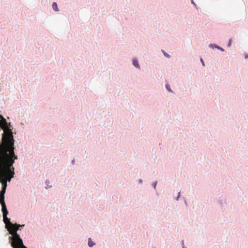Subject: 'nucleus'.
I'll return each instance as SVG.
<instances>
[{
    "label": "nucleus",
    "mask_w": 248,
    "mask_h": 248,
    "mask_svg": "<svg viewBox=\"0 0 248 248\" xmlns=\"http://www.w3.org/2000/svg\"><path fill=\"white\" fill-rule=\"evenodd\" d=\"M0 203H1V206H2V210L7 209L6 206V204H5V203L4 202V196H3L2 198V197H0Z\"/></svg>",
    "instance_id": "6"
},
{
    "label": "nucleus",
    "mask_w": 248,
    "mask_h": 248,
    "mask_svg": "<svg viewBox=\"0 0 248 248\" xmlns=\"http://www.w3.org/2000/svg\"><path fill=\"white\" fill-rule=\"evenodd\" d=\"M2 184L3 186H5V185L7 186V180L5 179H4L2 180Z\"/></svg>",
    "instance_id": "12"
},
{
    "label": "nucleus",
    "mask_w": 248,
    "mask_h": 248,
    "mask_svg": "<svg viewBox=\"0 0 248 248\" xmlns=\"http://www.w3.org/2000/svg\"><path fill=\"white\" fill-rule=\"evenodd\" d=\"M0 117L2 119V122L1 124H3L4 126H7V122L5 119H4L2 116H0Z\"/></svg>",
    "instance_id": "11"
},
{
    "label": "nucleus",
    "mask_w": 248,
    "mask_h": 248,
    "mask_svg": "<svg viewBox=\"0 0 248 248\" xmlns=\"http://www.w3.org/2000/svg\"><path fill=\"white\" fill-rule=\"evenodd\" d=\"M52 8L55 11H58L59 9L58 8L57 4L56 2H53L52 3Z\"/></svg>",
    "instance_id": "9"
},
{
    "label": "nucleus",
    "mask_w": 248,
    "mask_h": 248,
    "mask_svg": "<svg viewBox=\"0 0 248 248\" xmlns=\"http://www.w3.org/2000/svg\"><path fill=\"white\" fill-rule=\"evenodd\" d=\"M162 51H163V54H164V55L166 57H167L168 58H170V55H168L167 53H166L163 50Z\"/></svg>",
    "instance_id": "14"
},
{
    "label": "nucleus",
    "mask_w": 248,
    "mask_h": 248,
    "mask_svg": "<svg viewBox=\"0 0 248 248\" xmlns=\"http://www.w3.org/2000/svg\"><path fill=\"white\" fill-rule=\"evenodd\" d=\"M94 245H95V244L93 242L92 239L91 238H89V240H88V245H89V246L90 247H93Z\"/></svg>",
    "instance_id": "10"
},
{
    "label": "nucleus",
    "mask_w": 248,
    "mask_h": 248,
    "mask_svg": "<svg viewBox=\"0 0 248 248\" xmlns=\"http://www.w3.org/2000/svg\"><path fill=\"white\" fill-rule=\"evenodd\" d=\"M248 58V56H246V58Z\"/></svg>",
    "instance_id": "19"
},
{
    "label": "nucleus",
    "mask_w": 248,
    "mask_h": 248,
    "mask_svg": "<svg viewBox=\"0 0 248 248\" xmlns=\"http://www.w3.org/2000/svg\"><path fill=\"white\" fill-rule=\"evenodd\" d=\"M10 162H8L4 157L0 155V168L1 173H11L14 172V168H11Z\"/></svg>",
    "instance_id": "3"
},
{
    "label": "nucleus",
    "mask_w": 248,
    "mask_h": 248,
    "mask_svg": "<svg viewBox=\"0 0 248 248\" xmlns=\"http://www.w3.org/2000/svg\"><path fill=\"white\" fill-rule=\"evenodd\" d=\"M2 211L3 213V221L7 226H9L12 223L10 222V219L7 217L8 214L7 209L2 210Z\"/></svg>",
    "instance_id": "4"
},
{
    "label": "nucleus",
    "mask_w": 248,
    "mask_h": 248,
    "mask_svg": "<svg viewBox=\"0 0 248 248\" xmlns=\"http://www.w3.org/2000/svg\"><path fill=\"white\" fill-rule=\"evenodd\" d=\"M231 41H232L231 39H230V40H229V46H231Z\"/></svg>",
    "instance_id": "16"
},
{
    "label": "nucleus",
    "mask_w": 248,
    "mask_h": 248,
    "mask_svg": "<svg viewBox=\"0 0 248 248\" xmlns=\"http://www.w3.org/2000/svg\"><path fill=\"white\" fill-rule=\"evenodd\" d=\"M154 186H155H155H156V184H154Z\"/></svg>",
    "instance_id": "18"
},
{
    "label": "nucleus",
    "mask_w": 248,
    "mask_h": 248,
    "mask_svg": "<svg viewBox=\"0 0 248 248\" xmlns=\"http://www.w3.org/2000/svg\"><path fill=\"white\" fill-rule=\"evenodd\" d=\"M217 48H218V49H219L220 50H221L222 51H223V48H220V47H218V46H217Z\"/></svg>",
    "instance_id": "17"
},
{
    "label": "nucleus",
    "mask_w": 248,
    "mask_h": 248,
    "mask_svg": "<svg viewBox=\"0 0 248 248\" xmlns=\"http://www.w3.org/2000/svg\"><path fill=\"white\" fill-rule=\"evenodd\" d=\"M133 64L137 68H140V65L138 63V62L136 60L133 61Z\"/></svg>",
    "instance_id": "8"
},
{
    "label": "nucleus",
    "mask_w": 248,
    "mask_h": 248,
    "mask_svg": "<svg viewBox=\"0 0 248 248\" xmlns=\"http://www.w3.org/2000/svg\"><path fill=\"white\" fill-rule=\"evenodd\" d=\"M8 226L10 233L13 235L12 245L14 248H27L24 246L22 239L16 232L20 226L12 223Z\"/></svg>",
    "instance_id": "2"
},
{
    "label": "nucleus",
    "mask_w": 248,
    "mask_h": 248,
    "mask_svg": "<svg viewBox=\"0 0 248 248\" xmlns=\"http://www.w3.org/2000/svg\"><path fill=\"white\" fill-rule=\"evenodd\" d=\"M15 174V172H11V173H1V178L4 176L6 177V180L8 181H10L11 179L14 177V175Z\"/></svg>",
    "instance_id": "5"
},
{
    "label": "nucleus",
    "mask_w": 248,
    "mask_h": 248,
    "mask_svg": "<svg viewBox=\"0 0 248 248\" xmlns=\"http://www.w3.org/2000/svg\"><path fill=\"white\" fill-rule=\"evenodd\" d=\"M2 141L5 145L6 151L3 155L5 159L10 162V165H13L15 159L17 158V156L15 155L14 148V139L12 134H8L2 138Z\"/></svg>",
    "instance_id": "1"
},
{
    "label": "nucleus",
    "mask_w": 248,
    "mask_h": 248,
    "mask_svg": "<svg viewBox=\"0 0 248 248\" xmlns=\"http://www.w3.org/2000/svg\"><path fill=\"white\" fill-rule=\"evenodd\" d=\"M201 61L202 63V65L204 66L205 65V64H204V62L202 59H201Z\"/></svg>",
    "instance_id": "15"
},
{
    "label": "nucleus",
    "mask_w": 248,
    "mask_h": 248,
    "mask_svg": "<svg viewBox=\"0 0 248 248\" xmlns=\"http://www.w3.org/2000/svg\"><path fill=\"white\" fill-rule=\"evenodd\" d=\"M6 185H5V186H2V188L1 190V191H0V197H2L3 196H4V194H5V191H6Z\"/></svg>",
    "instance_id": "7"
},
{
    "label": "nucleus",
    "mask_w": 248,
    "mask_h": 248,
    "mask_svg": "<svg viewBox=\"0 0 248 248\" xmlns=\"http://www.w3.org/2000/svg\"><path fill=\"white\" fill-rule=\"evenodd\" d=\"M166 87L167 88V89L169 91V92H172V91L170 89V85H168V84H166Z\"/></svg>",
    "instance_id": "13"
}]
</instances>
